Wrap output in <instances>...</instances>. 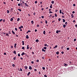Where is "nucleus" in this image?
I'll list each match as a JSON object with an SVG mask.
<instances>
[{
	"label": "nucleus",
	"instance_id": "1",
	"mask_svg": "<svg viewBox=\"0 0 77 77\" xmlns=\"http://www.w3.org/2000/svg\"><path fill=\"white\" fill-rule=\"evenodd\" d=\"M29 69H30V70L32 69V67L31 66H29Z\"/></svg>",
	"mask_w": 77,
	"mask_h": 77
},
{
	"label": "nucleus",
	"instance_id": "2",
	"mask_svg": "<svg viewBox=\"0 0 77 77\" xmlns=\"http://www.w3.org/2000/svg\"><path fill=\"white\" fill-rule=\"evenodd\" d=\"M17 44H16V43H15V44H14V48H17Z\"/></svg>",
	"mask_w": 77,
	"mask_h": 77
},
{
	"label": "nucleus",
	"instance_id": "3",
	"mask_svg": "<svg viewBox=\"0 0 77 77\" xmlns=\"http://www.w3.org/2000/svg\"><path fill=\"white\" fill-rule=\"evenodd\" d=\"M29 36H28V35H27L26 36V39H29Z\"/></svg>",
	"mask_w": 77,
	"mask_h": 77
},
{
	"label": "nucleus",
	"instance_id": "4",
	"mask_svg": "<svg viewBox=\"0 0 77 77\" xmlns=\"http://www.w3.org/2000/svg\"><path fill=\"white\" fill-rule=\"evenodd\" d=\"M29 45H28L27 46V48H26V49H29Z\"/></svg>",
	"mask_w": 77,
	"mask_h": 77
},
{
	"label": "nucleus",
	"instance_id": "5",
	"mask_svg": "<svg viewBox=\"0 0 77 77\" xmlns=\"http://www.w3.org/2000/svg\"><path fill=\"white\" fill-rule=\"evenodd\" d=\"M12 33H13V35H15V32L14 31H12Z\"/></svg>",
	"mask_w": 77,
	"mask_h": 77
},
{
	"label": "nucleus",
	"instance_id": "6",
	"mask_svg": "<svg viewBox=\"0 0 77 77\" xmlns=\"http://www.w3.org/2000/svg\"><path fill=\"white\" fill-rule=\"evenodd\" d=\"M24 54H25V53H24V52H23L21 55V56H23V55H24Z\"/></svg>",
	"mask_w": 77,
	"mask_h": 77
},
{
	"label": "nucleus",
	"instance_id": "7",
	"mask_svg": "<svg viewBox=\"0 0 77 77\" xmlns=\"http://www.w3.org/2000/svg\"><path fill=\"white\" fill-rule=\"evenodd\" d=\"M25 5L26 6H27V7H29V5H27V3H25Z\"/></svg>",
	"mask_w": 77,
	"mask_h": 77
},
{
	"label": "nucleus",
	"instance_id": "8",
	"mask_svg": "<svg viewBox=\"0 0 77 77\" xmlns=\"http://www.w3.org/2000/svg\"><path fill=\"white\" fill-rule=\"evenodd\" d=\"M52 4H54V1H52L51 2Z\"/></svg>",
	"mask_w": 77,
	"mask_h": 77
},
{
	"label": "nucleus",
	"instance_id": "9",
	"mask_svg": "<svg viewBox=\"0 0 77 77\" xmlns=\"http://www.w3.org/2000/svg\"><path fill=\"white\" fill-rule=\"evenodd\" d=\"M45 51H46L45 50H44V49H42V51H44V52H45Z\"/></svg>",
	"mask_w": 77,
	"mask_h": 77
},
{
	"label": "nucleus",
	"instance_id": "10",
	"mask_svg": "<svg viewBox=\"0 0 77 77\" xmlns=\"http://www.w3.org/2000/svg\"><path fill=\"white\" fill-rule=\"evenodd\" d=\"M24 68H25L26 69H27V66H25V67H24Z\"/></svg>",
	"mask_w": 77,
	"mask_h": 77
},
{
	"label": "nucleus",
	"instance_id": "11",
	"mask_svg": "<svg viewBox=\"0 0 77 77\" xmlns=\"http://www.w3.org/2000/svg\"><path fill=\"white\" fill-rule=\"evenodd\" d=\"M17 10H18V11H20V12H21V9H18Z\"/></svg>",
	"mask_w": 77,
	"mask_h": 77
},
{
	"label": "nucleus",
	"instance_id": "12",
	"mask_svg": "<svg viewBox=\"0 0 77 77\" xmlns=\"http://www.w3.org/2000/svg\"><path fill=\"white\" fill-rule=\"evenodd\" d=\"M64 66H67V65H68V64H66V63H64Z\"/></svg>",
	"mask_w": 77,
	"mask_h": 77
},
{
	"label": "nucleus",
	"instance_id": "13",
	"mask_svg": "<svg viewBox=\"0 0 77 77\" xmlns=\"http://www.w3.org/2000/svg\"><path fill=\"white\" fill-rule=\"evenodd\" d=\"M71 16L72 17V18H74V15L73 14H72Z\"/></svg>",
	"mask_w": 77,
	"mask_h": 77
},
{
	"label": "nucleus",
	"instance_id": "14",
	"mask_svg": "<svg viewBox=\"0 0 77 77\" xmlns=\"http://www.w3.org/2000/svg\"><path fill=\"white\" fill-rule=\"evenodd\" d=\"M35 42H39V40H38V39H37L35 40Z\"/></svg>",
	"mask_w": 77,
	"mask_h": 77
},
{
	"label": "nucleus",
	"instance_id": "15",
	"mask_svg": "<svg viewBox=\"0 0 77 77\" xmlns=\"http://www.w3.org/2000/svg\"><path fill=\"white\" fill-rule=\"evenodd\" d=\"M63 23H65V19H63Z\"/></svg>",
	"mask_w": 77,
	"mask_h": 77
},
{
	"label": "nucleus",
	"instance_id": "16",
	"mask_svg": "<svg viewBox=\"0 0 77 77\" xmlns=\"http://www.w3.org/2000/svg\"><path fill=\"white\" fill-rule=\"evenodd\" d=\"M43 34H44V35H45V31H43Z\"/></svg>",
	"mask_w": 77,
	"mask_h": 77
},
{
	"label": "nucleus",
	"instance_id": "17",
	"mask_svg": "<svg viewBox=\"0 0 77 77\" xmlns=\"http://www.w3.org/2000/svg\"><path fill=\"white\" fill-rule=\"evenodd\" d=\"M30 74V72H29L27 74V75L29 76V74Z\"/></svg>",
	"mask_w": 77,
	"mask_h": 77
},
{
	"label": "nucleus",
	"instance_id": "18",
	"mask_svg": "<svg viewBox=\"0 0 77 77\" xmlns=\"http://www.w3.org/2000/svg\"><path fill=\"white\" fill-rule=\"evenodd\" d=\"M63 27L64 28H65V27H66V25H65V24H63Z\"/></svg>",
	"mask_w": 77,
	"mask_h": 77
},
{
	"label": "nucleus",
	"instance_id": "19",
	"mask_svg": "<svg viewBox=\"0 0 77 77\" xmlns=\"http://www.w3.org/2000/svg\"><path fill=\"white\" fill-rule=\"evenodd\" d=\"M14 53L16 54V51H14V52H13Z\"/></svg>",
	"mask_w": 77,
	"mask_h": 77
},
{
	"label": "nucleus",
	"instance_id": "20",
	"mask_svg": "<svg viewBox=\"0 0 77 77\" xmlns=\"http://www.w3.org/2000/svg\"><path fill=\"white\" fill-rule=\"evenodd\" d=\"M20 18H18L17 20V21H20Z\"/></svg>",
	"mask_w": 77,
	"mask_h": 77
},
{
	"label": "nucleus",
	"instance_id": "21",
	"mask_svg": "<svg viewBox=\"0 0 77 77\" xmlns=\"http://www.w3.org/2000/svg\"><path fill=\"white\" fill-rule=\"evenodd\" d=\"M10 21H13V19L12 18H11L10 20Z\"/></svg>",
	"mask_w": 77,
	"mask_h": 77
},
{
	"label": "nucleus",
	"instance_id": "22",
	"mask_svg": "<svg viewBox=\"0 0 77 77\" xmlns=\"http://www.w3.org/2000/svg\"><path fill=\"white\" fill-rule=\"evenodd\" d=\"M43 48L44 49H45V50H46L47 49V47H44Z\"/></svg>",
	"mask_w": 77,
	"mask_h": 77
},
{
	"label": "nucleus",
	"instance_id": "23",
	"mask_svg": "<svg viewBox=\"0 0 77 77\" xmlns=\"http://www.w3.org/2000/svg\"><path fill=\"white\" fill-rule=\"evenodd\" d=\"M60 14H61L62 13V10H60Z\"/></svg>",
	"mask_w": 77,
	"mask_h": 77
},
{
	"label": "nucleus",
	"instance_id": "24",
	"mask_svg": "<svg viewBox=\"0 0 77 77\" xmlns=\"http://www.w3.org/2000/svg\"><path fill=\"white\" fill-rule=\"evenodd\" d=\"M22 49H23V50H24V49H25V48H24V47H22Z\"/></svg>",
	"mask_w": 77,
	"mask_h": 77
},
{
	"label": "nucleus",
	"instance_id": "25",
	"mask_svg": "<svg viewBox=\"0 0 77 77\" xmlns=\"http://www.w3.org/2000/svg\"><path fill=\"white\" fill-rule=\"evenodd\" d=\"M56 33H59V31L58 30L56 32Z\"/></svg>",
	"mask_w": 77,
	"mask_h": 77
},
{
	"label": "nucleus",
	"instance_id": "26",
	"mask_svg": "<svg viewBox=\"0 0 77 77\" xmlns=\"http://www.w3.org/2000/svg\"><path fill=\"white\" fill-rule=\"evenodd\" d=\"M66 49H67V50H69V48H66Z\"/></svg>",
	"mask_w": 77,
	"mask_h": 77
},
{
	"label": "nucleus",
	"instance_id": "27",
	"mask_svg": "<svg viewBox=\"0 0 77 77\" xmlns=\"http://www.w3.org/2000/svg\"><path fill=\"white\" fill-rule=\"evenodd\" d=\"M45 23H46V24H47V23H48V22H47V20H45Z\"/></svg>",
	"mask_w": 77,
	"mask_h": 77
},
{
	"label": "nucleus",
	"instance_id": "28",
	"mask_svg": "<svg viewBox=\"0 0 77 77\" xmlns=\"http://www.w3.org/2000/svg\"><path fill=\"white\" fill-rule=\"evenodd\" d=\"M56 54H59V51H57V52L56 53Z\"/></svg>",
	"mask_w": 77,
	"mask_h": 77
},
{
	"label": "nucleus",
	"instance_id": "29",
	"mask_svg": "<svg viewBox=\"0 0 77 77\" xmlns=\"http://www.w3.org/2000/svg\"><path fill=\"white\" fill-rule=\"evenodd\" d=\"M18 5L19 6H20L21 4H18Z\"/></svg>",
	"mask_w": 77,
	"mask_h": 77
},
{
	"label": "nucleus",
	"instance_id": "30",
	"mask_svg": "<svg viewBox=\"0 0 77 77\" xmlns=\"http://www.w3.org/2000/svg\"><path fill=\"white\" fill-rule=\"evenodd\" d=\"M7 12L8 14H9V10H7Z\"/></svg>",
	"mask_w": 77,
	"mask_h": 77
},
{
	"label": "nucleus",
	"instance_id": "31",
	"mask_svg": "<svg viewBox=\"0 0 77 77\" xmlns=\"http://www.w3.org/2000/svg\"><path fill=\"white\" fill-rule=\"evenodd\" d=\"M60 20H61V19L60 18L58 19V21H60Z\"/></svg>",
	"mask_w": 77,
	"mask_h": 77
},
{
	"label": "nucleus",
	"instance_id": "32",
	"mask_svg": "<svg viewBox=\"0 0 77 77\" xmlns=\"http://www.w3.org/2000/svg\"><path fill=\"white\" fill-rule=\"evenodd\" d=\"M49 13H50V14H52V13H53V12L51 11H49Z\"/></svg>",
	"mask_w": 77,
	"mask_h": 77
},
{
	"label": "nucleus",
	"instance_id": "33",
	"mask_svg": "<svg viewBox=\"0 0 77 77\" xmlns=\"http://www.w3.org/2000/svg\"><path fill=\"white\" fill-rule=\"evenodd\" d=\"M35 4H36V3H38V2H37V1H36L35 2Z\"/></svg>",
	"mask_w": 77,
	"mask_h": 77
},
{
	"label": "nucleus",
	"instance_id": "34",
	"mask_svg": "<svg viewBox=\"0 0 77 77\" xmlns=\"http://www.w3.org/2000/svg\"><path fill=\"white\" fill-rule=\"evenodd\" d=\"M17 30H18V29H17V28H15V30H16V31H17Z\"/></svg>",
	"mask_w": 77,
	"mask_h": 77
},
{
	"label": "nucleus",
	"instance_id": "35",
	"mask_svg": "<svg viewBox=\"0 0 77 77\" xmlns=\"http://www.w3.org/2000/svg\"><path fill=\"white\" fill-rule=\"evenodd\" d=\"M42 69H44H44H45V67H42Z\"/></svg>",
	"mask_w": 77,
	"mask_h": 77
},
{
	"label": "nucleus",
	"instance_id": "36",
	"mask_svg": "<svg viewBox=\"0 0 77 77\" xmlns=\"http://www.w3.org/2000/svg\"><path fill=\"white\" fill-rule=\"evenodd\" d=\"M31 23H32V24H33V21H31Z\"/></svg>",
	"mask_w": 77,
	"mask_h": 77
},
{
	"label": "nucleus",
	"instance_id": "37",
	"mask_svg": "<svg viewBox=\"0 0 77 77\" xmlns=\"http://www.w3.org/2000/svg\"><path fill=\"white\" fill-rule=\"evenodd\" d=\"M42 18H44V16H42Z\"/></svg>",
	"mask_w": 77,
	"mask_h": 77
},
{
	"label": "nucleus",
	"instance_id": "38",
	"mask_svg": "<svg viewBox=\"0 0 77 77\" xmlns=\"http://www.w3.org/2000/svg\"><path fill=\"white\" fill-rule=\"evenodd\" d=\"M3 21V20L2 19H1V20H0V22H1V21Z\"/></svg>",
	"mask_w": 77,
	"mask_h": 77
},
{
	"label": "nucleus",
	"instance_id": "39",
	"mask_svg": "<svg viewBox=\"0 0 77 77\" xmlns=\"http://www.w3.org/2000/svg\"><path fill=\"white\" fill-rule=\"evenodd\" d=\"M55 17H57V14H55Z\"/></svg>",
	"mask_w": 77,
	"mask_h": 77
},
{
	"label": "nucleus",
	"instance_id": "40",
	"mask_svg": "<svg viewBox=\"0 0 77 77\" xmlns=\"http://www.w3.org/2000/svg\"><path fill=\"white\" fill-rule=\"evenodd\" d=\"M9 34H11V31H9Z\"/></svg>",
	"mask_w": 77,
	"mask_h": 77
},
{
	"label": "nucleus",
	"instance_id": "41",
	"mask_svg": "<svg viewBox=\"0 0 77 77\" xmlns=\"http://www.w3.org/2000/svg\"><path fill=\"white\" fill-rule=\"evenodd\" d=\"M18 56H20V54H18Z\"/></svg>",
	"mask_w": 77,
	"mask_h": 77
},
{
	"label": "nucleus",
	"instance_id": "42",
	"mask_svg": "<svg viewBox=\"0 0 77 77\" xmlns=\"http://www.w3.org/2000/svg\"><path fill=\"white\" fill-rule=\"evenodd\" d=\"M47 44H45V47H46V46H47Z\"/></svg>",
	"mask_w": 77,
	"mask_h": 77
},
{
	"label": "nucleus",
	"instance_id": "43",
	"mask_svg": "<svg viewBox=\"0 0 77 77\" xmlns=\"http://www.w3.org/2000/svg\"><path fill=\"white\" fill-rule=\"evenodd\" d=\"M20 27H21V28H23V26H21Z\"/></svg>",
	"mask_w": 77,
	"mask_h": 77
},
{
	"label": "nucleus",
	"instance_id": "44",
	"mask_svg": "<svg viewBox=\"0 0 77 77\" xmlns=\"http://www.w3.org/2000/svg\"><path fill=\"white\" fill-rule=\"evenodd\" d=\"M4 55H6V53L5 52L4 53Z\"/></svg>",
	"mask_w": 77,
	"mask_h": 77
},
{
	"label": "nucleus",
	"instance_id": "45",
	"mask_svg": "<svg viewBox=\"0 0 77 77\" xmlns=\"http://www.w3.org/2000/svg\"><path fill=\"white\" fill-rule=\"evenodd\" d=\"M44 76L45 77H47V75H45Z\"/></svg>",
	"mask_w": 77,
	"mask_h": 77
},
{
	"label": "nucleus",
	"instance_id": "46",
	"mask_svg": "<svg viewBox=\"0 0 77 77\" xmlns=\"http://www.w3.org/2000/svg\"><path fill=\"white\" fill-rule=\"evenodd\" d=\"M75 41H76V38H75V39H74V42H75Z\"/></svg>",
	"mask_w": 77,
	"mask_h": 77
},
{
	"label": "nucleus",
	"instance_id": "47",
	"mask_svg": "<svg viewBox=\"0 0 77 77\" xmlns=\"http://www.w3.org/2000/svg\"><path fill=\"white\" fill-rule=\"evenodd\" d=\"M20 71H23L22 69H21V68L20 69Z\"/></svg>",
	"mask_w": 77,
	"mask_h": 77
},
{
	"label": "nucleus",
	"instance_id": "48",
	"mask_svg": "<svg viewBox=\"0 0 77 77\" xmlns=\"http://www.w3.org/2000/svg\"><path fill=\"white\" fill-rule=\"evenodd\" d=\"M16 57H15L13 59L14 60H15V59H16V58H15Z\"/></svg>",
	"mask_w": 77,
	"mask_h": 77
},
{
	"label": "nucleus",
	"instance_id": "49",
	"mask_svg": "<svg viewBox=\"0 0 77 77\" xmlns=\"http://www.w3.org/2000/svg\"><path fill=\"white\" fill-rule=\"evenodd\" d=\"M6 36H8L9 37V35H8V34H6Z\"/></svg>",
	"mask_w": 77,
	"mask_h": 77
},
{
	"label": "nucleus",
	"instance_id": "50",
	"mask_svg": "<svg viewBox=\"0 0 77 77\" xmlns=\"http://www.w3.org/2000/svg\"><path fill=\"white\" fill-rule=\"evenodd\" d=\"M31 63H32L33 64L34 63V62L33 61H32Z\"/></svg>",
	"mask_w": 77,
	"mask_h": 77
},
{
	"label": "nucleus",
	"instance_id": "51",
	"mask_svg": "<svg viewBox=\"0 0 77 77\" xmlns=\"http://www.w3.org/2000/svg\"><path fill=\"white\" fill-rule=\"evenodd\" d=\"M72 14H74L75 13V11H73L72 12Z\"/></svg>",
	"mask_w": 77,
	"mask_h": 77
},
{
	"label": "nucleus",
	"instance_id": "52",
	"mask_svg": "<svg viewBox=\"0 0 77 77\" xmlns=\"http://www.w3.org/2000/svg\"><path fill=\"white\" fill-rule=\"evenodd\" d=\"M40 5H42V2H40Z\"/></svg>",
	"mask_w": 77,
	"mask_h": 77
},
{
	"label": "nucleus",
	"instance_id": "53",
	"mask_svg": "<svg viewBox=\"0 0 77 77\" xmlns=\"http://www.w3.org/2000/svg\"><path fill=\"white\" fill-rule=\"evenodd\" d=\"M42 59H45V58H44V57H42Z\"/></svg>",
	"mask_w": 77,
	"mask_h": 77
},
{
	"label": "nucleus",
	"instance_id": "54",
	"mask_svg": "<svg viewBox=\"0 0 77 77\" xmlns=\"http://www.w3.org/2000/svg\"><path fill=\"white\" fill-rule=\"evenodd\" d=\"M36 62H39V60H36Z\"/></svg>",
	"mask_w": 77,
	"mask_h": 77
},
{
	"label": "nucleus",
	"instance_id": "55",
	"mask_svg": "<svg viewBox=\"0 0 77 77\" xmlns=\"http://www.w3.org/2000/svg\"><path fill=\"white\" fill-rule=\"evenodd\" d=\"M12 66H14V67L15 66V64H13Z\"/></svg>",
	"mask_w": 77,
	"mask_h": 77
},
{
	"label": "nucleus",
	"instance_id": "56",
	"mask_svg": "<svg viewBox=\"0 0 77 77\" xmlns=\"http://www.w3.org/2000/svg\"><path fill=\"white\" fill-rule=\"evenodd\" d=\"M63 53H64V52H63V51L61 52V54H63Z\"/></svg>",
	"mask_w": 77,
	"mask_h": 77
},
{
	"label": "nucleus",
	"instance_id": "57",
	"mask_svg": "<svg viewBox=\"0 0 77 77\" xmlns=\"http://www.w3.org/2000/svg\"><path fill=\"white\" fill-rule=\"evenodd\" d=\"M11 48H13V46H11Z\"/></svg>",
	"mask_w": 77,
	"mask_h": 77
},
{
	"label": "nucleus",
	"instance_id": "58",
	"mask_svg": "<svg viewBox=\"0 0 77 77\" xmlns=\"http://www.w3.org/2000/svg\"><path fill=\"white\" fill-rule=\"evenodd\" d=\"M73 6H75V4H73Z\"/></svg>",
	"mask_w": 77,
	"mask_h": 77
},
{
	"label": "nucleus",
	"instance_id": "59",
	"mask_svg": "<svg viewBox=\"0 0 77 77\" xmlns=\"http://www.w3.org/2000/svg\"><path fill=\"white\" fill-rule=\"evenodd\" d=\"M3 22H5V20L4 19L3 20Z\"/></svg>",
	"mask_w": 77,
	"mask_h": 77
},
{
	"label": "nucleus",
	"instance_id": "60",
	"mask_svg": "<svg viewBox=\"0 0 77 77\" xmlns=\"http://www.w3.org/2000/svg\"><path fill=\"white\" fill-rule=\"evenodd\" d=\"M55 48H57V45H56L55 46Z\"/></svg>",
	"mask_w": 77,
	"mask_h": 77
},
{
	"label": "nucleus",
	"instance_id": "61",
	"mask_svg": "<svg viewBox=\"0 0 77 77\" xmlns=\"http://www.w3.org/2000/svg\"><path fill=\"white\" fill-rule=\"evenodd\" d=\"M31 32V31L29 30L28 31V32Z\"/></svg>",
	"mask_w": 77,
	"mask_h": 77
},
{
	"label": "nucleus",
	"instance_id": "62",
	"mask_svg": "<svg viewBox=\"0 0 77 77\" xmlns=\"http://www.w3.org/2000/svg\"><path fill=\"white\" fill-rule=\"evenodd\" d=\"M51 17V15H50L49 16H48V17Z\"/></svg>",
	"mask_w": 77,
	"mask_h": 77
},
{
	"label": "nucleus",
	"instance_id": "63",
	"mask_svg": "<svg viewBox=\"0 0 77 77\" xmlns=\"http://www.w3.org/2000/svg\"><path fill=\"white\" fill-rule=\"evenodd\" d=\"M35 32H37V29H35Z\"/></svg>",
	"mask_w": 77,
	"mask_h": 77
},
{
	"label": "nucleus",
	"instance_id": "64",
	"mask_svg": "<svg viewBox=\"0 0 77 77\" xmlns=\"http://www.w3.org/2000/svg\"><path fill=\"white\" fill-rule=\"evenodd\" d=\"M75 27H77V25L76 24L75 26Z\"/></svg>",
	"mask_w": 77,
	"mask_h": 77
}]
</instances>
